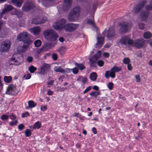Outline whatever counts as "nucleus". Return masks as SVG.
<instances>
[{
	"mask_svg": "<svg viewBox=\"0 0 152 152\" xmlns=\"http://www.w3.org/2000/svg\"><path fill=\"white\" fill-rule=\"evenodd\" d=\"M66 22L65 19L62 18L54 23L53 27L57 30L61 31L64 28L66 31L72 32L77 29L79 26L78 24L72 23L65 24Z\"/></svg>",
	"mask_w": 152,
	"mask_h": 152,
	"instance_id": "f257e3e1",
	"label": "nucleus"
},
{
	"mask_svg": "<svg viewBox=\"0 0 152 152\" xmlns=\"http://www.w3.org/2000/svg\"><path fill=\"white\" fill-rule=\"evenodd\" d=\"M145 40L143 39H137L133 41L128 36L123 37L120 40L119 42L121 45H126L127 43L129 45L134 46L137 48L142 47L145 44Z\"/></svg>",
	"mask_w": 152,
	"mask_h": 152,
	"instance_id": "f03ea898",
	"label": "nucleus"
},
{
	"mask_svg": "<svg viewBox=\"0 0 152 152\" xmlns=\"http://www.w3.org/2000/svg\"><path fill=\"white\" fill-rule=\"evenodd\" d=\"M43 34L46 39L50 41H55L58 37V35L52 29L45 31Z\"/></svg>",
	"mask_w": 152,
	"mask_h": 152,
	"instance_id": "7ed1b4c3",
	"label": "nucleus"
},
{
	"mask_svg": "<svg viewBox=\"0 0 152 152\" xmlns=\"http://www.w3.org/2000/svg\"><path fill=\"white\" fill-rule=\"evenodd\" d=\"M29 34L25 31L19 33L17 36V39L19 41H22L25 44H30L32 41L28 38Z\"/></svg>",
	"mask_w": 152,
	"mask_h": 152,
	"instance_id": "20e7f679",
	"label": "nucleus"
},
{
	"mask_svg": "<svg viewBox=\"0 0 152 152\" xmlns=\"http://www.w3.org/2000/svg\"><path fill=\"white\" fill-rule=\"evenodd\" d=\"M18 92V91L16 89L15 86L13 85H11L7 87L6 93L8 94L15 95Z\"/></svg>",
	"mask_w": 152,
	"mask_h": 152,
	"instance_id": "39448f33",
	"label": "nucleus"
},
{
	"mask_svg": "<svg viewBox=\"0 0 152 152\" xmlns=\"http://www.w3.org/2000/svg\"><path fill=\"white\" fill-rule=\"evenodd\" d=\"M121 27L119 30V32L120 33H125L130 28L128 24L126 22L122 23L120 24Z\"/></svg>",
	"mask_w": 152,
	"mask_h": 152,
	"instance_id": "423d86ee",
	"label": "nucleus"
},
{
	"mask_svg": "<svg viewBox=\"0 0 152 152\" xmlns=\"http://www.w3.org/2000/svg\"><path fill=\"white\" fill-rule=\"evenodd\" d=\"M10 43L9 41L4 42L1 45L0 50L3 52L7 51L10 49Z\"/></svg>",
	"mask_w": 152,
	"mask_h": 152,
	"instance_id": "0eeeda50",
	"label": "nucleus"
},
{
	"mask_svg": "<svg viewBox=\"0 0 152 152\" xmlns=\"http://www.w3.org/2000/svg\"><path fill=\"white\" fill-rule=\"evenodd\" d=\"M47 20V18L46 17L42 18L37 17L33 19L32 23L36 24H41L45 23Z\"/></svg>",
	"mask_w": 152,
	"mask_h": 152,
	"instance_id": "6e6552de",
	"label": "nucleus"
},
{
	"mask_svg": "<svg viewBox=\"0 0 152 152\" xmlns=\"http://www.w3.org/2000/svg\"><path fill=\"white\" fill-rule=\"evenodd\" d=\"M80 15L77 13H73L71 12L68 16V19L70 21H76L78 19Z\"/></svg>",
	"mask_w": 152,
	"mask_h": 152,
	"instance_id": "1a4fd4ad",
	"label": "nucleus"
},
{
	"mask_svg": "<svg viewBox=\"0 0 152 152\" xmlns=\"http://www.w3.org/2000/svg\"><path fill=\"white\" fill-rule=\"evenodd\" d=\"M48 47V45H46L43 46L41 48L38 49L37 50L36 54L34 56L35 58H37L39 57V54L40 53L47 51L48 50L47 48Z\"/></svg>",
	"mask_w": 152,
	"mask_h": 152,
	"instance_id": "9d476101",
	"label": "nucleus"
},
{
	"mask_svg": "<svg viewBox=\"0 0 152 152\" xmlns=\"http://www.w3.org/2000/svg\"><path fill=\"white\" fill-rule=\"evenodd\" d=\"M41 30L40 28L39 27H34L29 29L30 32L35 35H38L40 32Z\"/></svg>",
	"mask_w": 152,
	"mask_h": 152,
	"instance_id": "9b49d317",
	"label": "nucleus"
},
{
	"mask_svg": "<svg viewBox=\"0 0 152 152\" xmlns=\"http://www.w3.org/2000/svg\"><path fill=\"white\" fill-rule=\"evenodd\" d=\"M16 54L14 55L11 58V61L12 62L15 63V64L16 65H20L23 61V60L22 58H16Z\"/></svg>",
	"mask_w": 152,
	"mask_h": 152,
	"instance_id": "f8f14e48",
	"label": "nucleus"
},
{
	"mask_svg": "<svg viewBox=\"0 0 152 152\" xmlns=\"http://www.w3.org/2000/svg\"><path fill=\"white\" fill-rule=\"evenodd\" d=\"M34 7V5L33 3L27 2L22 7V9L23 11H27L30 9L33 8Z\"/></svg>",
	"mask_w": 152,
	"mask_h": 152,
	"instance_id": "ddd939ff",
	"label": "nucleus"
},
{
	"mask_svg": "<svg viewBox=\"0 0 152 152\" xmlns=\"http://www.w3.org/2000/svg\"><path fill=\"white\" fill-rule=\"evenodd\" d=\"M146 4L145 1H144L141 4L136 6L134 9V12L135 13H138L141 9Z\"/></svg>",
	"mask_w": 152,
	"mask_h": 152,
	"instance_id": "4468645a",
	"label": "nucleus"
},
{
	"mask_svg": "<svg viewBox=\"0 0 152 152\" xmlns=\"http://www.w3.org/2000/svg\"><path fill=\"white\" fill-rule=\"evenodd\" d=\"M71 3V0H64L63 7V9L65 11L68 10L70 8Z\"/></svg>",
	"mask_w": 152,
	"mask_h": 152,
	"instance_id": "2eb2a0df",
	"label": "nucleus"
},
{
	"mask_svg": "<svg viewBox=\"0 0 152 152\" xmlns=\"http://www.w3.org/2000/svg\"><path fill=\"white\" fill-rule=\"evenodd\" d=\"M101 56V51H99L96 54L94 57L89 59L90 61L92 64L94 63Z\"/></svg>",
	"mask_w": 152,
	"mask_h": 152,
	"instance_id": "dca6fc26",
	"label": "nucleus"
},
{
	"mask_svg": "<svg viewBox=\"0 0 152 152\" xmlns=\"http://www.w3.org/2000/svg\"><path fill=\"white\" fill-rule=\"evenodd\" d=\"M97 42L96 45V47L99 48H100L103 44L104 38L103 37H97Z\"/></svg>",
	"mask_w": 152,
	"mask_h": 152,
	"instance_id": "f3484780",
	"label": "nucleus"
},
{
	"mask_svg": "<svg viewBox=\"0 0 152 152\" xmlns=\"http://www.w3.org/2000/svg\"><path fill=\"white\" fill-rule=\"evenodd\" d=\"M105 77L107 78H108L109 76L112 78H114L115 77V72L113 70H111V69L110 71H106L105 74Z\"/></svg>",
	"mask_w": 152,
	"mask_h": 152,
	"instance_id": "a211bd4d",
	"label": "nucleus"
},
{
	"mask_svg": "<svg viewBox=\"0 0 152 152\" xmlns=\"http://www.w3.org/2000/svg\"><path fill=\"white\" fill-rule=\"evenodd\" d=\"M107 34V37L108 38L111 37L113 36L115 34L114 28L113 27H110Z\"/></svg>",
	"mask_w": 152,
	"mask_h": 152,
	"instance_id": "6ab92c4d",
	"label": "nucleus"
},
{
	"mask_svg": "<svg viewBox=\"0 0 152 152\" xmlns=\"http://www.w3.org/2000/svg\"><path fill=\"white\" fill-rule=\"evenodd\" d=\"M50 66L48 64H44L41 68V73L43 74L45 71L48 70L50 68Z\"/></svg>",
	"mask_w": 152,
	"mask_h": 152,
	"instance_id": "aec40b11",
	"label": "nucleus"
},
{
	"mask_svg": "<svg viewBox=\"0 0 152 152\" xmlns=\"http://www.w3.org/2000/svg\"><path fill=\"white\" fill-rule=\"evenodd\" d=\"M27 44V45H24L22 47L21 46L18 47L17 48L19 52H24L26 51L27 48L28 47L29 45H30Z\"/></svg>",
	"mask_w": 152,
	"mask_h": 152,
	"instance_id": "412c9836",
	"label": "nucleus"
},
{
	"mask_svg": "<svg viewBox=\"0 0 152 152\" xmlns=\"http://www.w3.org/2000/svg\"><path fill=\"white\" fill-rule=\"evenodd\" d=\"M77 80L83 84H85L87 81V79L85 77H83L82 76H80L77 78Z\"/></svg>",
	"mask_w": 152,
	"mask_h": 152,
	"instance_id": "4be33fe9",
	"label": "nucleus"
},
{
	"mask_svg": "<svg viewBox=\"0 0 152 152\" xmlns=\"http://www.w3.org/2000/svg\"><path fill=\"white\" fill-rule=\"evenodd\" d=\"M12 2L15 4L17 7H20L23 2L22 0H12Z\"/></svg>",
	"mask_w": 152,
	"mask_h": 152,
	"instance_id": "5701e85b",
	"label": "nucleus"
},
{
	"mask_svg": "<svg viewBox=\"0 0 152 152\" xmlns=\"http://www.w3.org/2000/svg\"><path fill=\"white\" fill-rule=\"evenodd\" d=\"M63 69L60 66H56L54 68V70L56 72H59L63 74Z\"/></svg>",
	"mask_w": 152,
	"mask_h": 152,
	"instance_id": "b1692460",
	"label": "nucleus"
},
{
	"mask_svg": "<svg viewBox=\"0 0 152 152\" xmlns=\"http://www.w3.org/2000/svg\"><path fill=\"white\" fill-rule=\"evenodd\" d=\"M148 14V11L142 12L140 15L141 18L144 20L147 18Z\"/></svg>",
	"mask_w": 152,
	"mask_h": 152,
	"instance_id": "393cba45",
	"label": "nucleus"
},
{
	"mask_svg": "<svg viewBox=\"0 0 152 152\" xmlns=\"http://www.w3.org/2000/svg\"><path fill=\"white\" fill-rule=\"evenodd\" d=\"M152 36V34L149 32H146L143 34L144 37L146 39L151 38Z\"/></svg>",
	"mask_w": 152,
	"mask_h": 152,
	"instance_id": "a878e982",
	"label": "nucleus"
},
{
	"mask_svg": "<svg viewBox=\"0 0 152 152\" xmlns=\"http://www.w3.org/2000/svg\"><path fill=\"white\" fill-rule=\"evenodd\" d=\"M97 77L96 73L93 72L90 74V78L92 81H94L96 79Z\"/></svg>",
	"mask_w": 152,
	"mask_h": 152,
	"instance_id": "bb28decb",
	"label": "nucleus"
},
{
	"mask_svg": "<svg viewBox=\"0 0 152 152\" xmlns=\"http://www.w3.org/2000/svg\"><path fill=\"white\" fill-rule=\"evenodd\" d=\"M13 12H14L13 14L17 15L18 17H21L23 15V13L22 12L18 11L15 9L13 11Z\"/></svg>",
	"mask_w": 152,
	"mask_h": 152,
	"instance_id": "cd10ccee",
	"label": "nucleus"
},
{
	"mask_svg": "<svg viewBox=\"0 0 152 152\" xmlns=\"http://www.w3.org/2000/svg\"><path fill=\"white\" fill-rule=\"evenodd\" d=\"M80 8L79 7H77L74 8L71 12L73 13L78 14L80 15Z\"/></svg>",
	"mask_w": 152,
	"mask_h": 152,
	"instance_id": "c85d7f7f",
	"label": "nucleus"
},
{
	"mask_svg": "<svg viewBox=\"0 0 152 152\" xmlns=\"http://www.w3.org/2000/svg\"><path fill=\"white\" fill-rule=\"evenodd\" d=\"M4 81L6 83H8L11 82L12 80L11 76H5L4 78Z\"/></svg>",
	"mask_w": 152,
	"mask_h": 152,
	"instance_id": "c756f323",
	"label": "nucleus"
},
{
	"mask_svg": "<svg viewBox=\"0 0 152 152\" xmlns=\"http://www.w3.org/2000/svg\"><path fill=\"white\" fill-rule=\"evenodd\" d=\"M75 65L77 67V68L81 70L85 68V67L84 65L82 64H78L77 63H75Z\"/></svg>",
	"mask_w": 152,
	"mask_h": 152,
	"instance_id": "7c9ffc66",
	"label": "nucleus"
},
{
	"mask_svg": "<svg viewBox=\"0 0 152 152\" xmlns=\"http://www.w3.org/2000/svg\"><path fill=\"white\" fill-rule=\"evenodd\" d=\"M66 48L65 47H61L58 51L61 54H64L66 51Z\"/></svg>",
	"mask_w": 152,
	"mask_h": 152,
	"instance_id": "2f4dec72",
	"label": "nucleus"
},
{
	"mask_svg": "<svg viewBox=\"0 0 152 152\" xmlns=\"http://www.w3.org/2000/svg\"><path fill=\"white\" fill-rule=\"evenodd\" d=\"M100 94L101 93L100 91L97 92L96 91L91 92L90 94V95L92 96H93L95 97H97L98 95Z\"/></svg>",
	"mask_w": 152,
	"mask_h": 152,
	"instance_id": "473e14b6",
	"label": "nucleus"
},
{
	"mask_svg": "<svg viewBox=\"0 0 152 152\" xmlns=\"http://www.w3.org/2000/svg\"><path fill=\"white\" fill-rule=\"evenodd\" d=\"M28 104L30 107L33 108L35 107L36 104L33 101L30 100L28 102Z\"/></svg>",
	"mask_w": 152,
	"mask_h": 152,
	"instance_id": "72a5a7b5",
	"label": "nucleus"
},
{
	"mask_svg": "<svg viewBox=\"0 0 152 152\" xmlns=\"http://www.w3.org/2000/svg\"><path fill=\"white\" fill-rule=\"evenodd\" d=\"M13 8V7L10 5H5V7L4 9L5 10H7V12H8L12 10Z\"/></svg>",
	"mask_w": 152,
	"mask_h": 152,
	"instance_id": "f704fd0d",
	"label": "nucleus"
},
{
	"mask_svg": "<svg viewBox=\"0 0 152 152\" xmlns=\"http://www.w3.org/2000/svg\"><path fill=\"white\" fill-rule=\"evenodd\" d=\"M42 43L41 41L39 39H37L34 42L35 46L37 47H39Z\"/></svg>",
	"mask_w": 152,
	"mask_h": 152,
	"instance_id": "c9c22d12",
	"label": "nucleus"
},
{
	"mask_svg": "<svg viewBox=\"0 0 152 152\" xmlns=\"http://www.w3.org/2000/svg\"><path fill=\"white\" fill-rule=\"evenodd\" d=\"M41 126V124L39 121H37L35 123L34 126V129H38Z\"/></svg>",
	"mask_w": 152,
	"mask_h": 152,
	"instance_id": "e433bc0d",
	"label": "nucleus"
},
{
	"mask_svg": "<svg viewBox=\"0 0 152 152\" xmlns=\"http://www.w3.org/2000/svg\"><path fill=\"white\" fill-rule=\"evenodd\" d=\"M36 70L37 68L33 65L30 66L29 68V71L31 73H34Z\"/></svg>",
	"mask_w": 152,
	"mask_h": 152,
	"instance_id": "4c0bfd02",
	"label": "nucleus"
},
{
	"mask_svg": "<svg viewBox=\"0 0 152 152\" xmlns=\"http://www.w3.org/2000/svg\"><path fill=\"white\" fill-rule=\"evenodd\" d=\"M123 63L125 64H130V60L128 58H125L123 60Z\"/></svg>",
	"mask_w": 152,
	"mask_h": 152,
	"instance_id": "58836bf2",
	"label": "nucleus"
},
{
	"mask_svg": "<svg viewBox=\"0 0 152 152\" xmlns=\"http://www.w3.org/2000/svg\"><path fill=\"white\" fill-rule=\"evenodd\" d=\"M121 68L120 67H118L117 66H114L112 69L111 70H113L115 72H118L121 71Z\"/></svg>",
	"mask_w": 152,
	"mask_h": 152,
	"instance_id": "ea45409f",
	"label": "nucleus"
},
{
	"mask_svg": "<svg viewBox=\"0 0 152 152\" xmlns=\"http://www.w3.org/2000/svg\"><path fill=\"white\" fill-rule=\"evenodd\" d=\"M25 133L26 137H29L31 135V132L30 129H27L25 131Z\"/></svg>",
	"mask_w": 152,
	"mask_h": 152,
	"instance_id": "a19ab883",
	"label": "nucleus"
},
{
	"mask_svg": "<svg viewBox=\"0 0 152 152\" xmlns=\"http://www.w3.org/2000/svg\"><path fill=\"white\" fill-rule=\"evenodd\" d=\"M1 118L3 120H7L9 118V116L6 114L2 115H1Z\"/></svg>",
	"mask_w": 152,
	"mask_h": 152,
	"instance_id": "79ce46f5",
	"label": "nucleus"
},
{
	"mask_svg": "<svg viewBox=\"0 0 152 152\" xmlns=\"http://www.w3.org/2000/svg\"><path fill=\"white\" fill-rule=\"evenodd\" d=\"M94 17L92 16V18L91 19H89L87 21L88 24L94 26Z\"/></svg>",
	"mask_w": 152,
	"mask_h": 152,
	"instance_id": "37998d69",
	"label": "nucleus"
},
{
	"mask_svg": "<svg viewBox=\"0 0 152 152\" xmlns=\"http://www.w3.org/2000/svg\"><path fill=\"white\" fill-rule=\"evenodd\" d=\"M71 69L66 68L63 69V74H65L66 73H69L71 71Z\"/></svg>",
	"mask_w": 152,
	"mask_h": 152,
	"instance_id": "c03bdc74",
	"label": "nucleus"
},
{
	"mask_svg": "<svg viewBox=\"0 0 152 152\" xmlns=\"http://www.w3.org/2000/svg\"><path fill=\"white\" fill-rule=\"evenodd\" d=\"M71 70L74 74H77L79 71V69L77 67H75L73 69H71Z\"/></svg>",
	"mask_w": 152,
	"mask_h": 152,
	"instance_id": "a18cd8bd",
	"label": "nucleus"
},
{
	"mask_svg": "<svg viewBox=\"0 0 152 152\" xmlns=\"http://www.w3.org/2000/svg\"><path fill=\"white\" fill-rule=\"evenodd\" d=\"M113 83L111 82H109L107 85L109 89L110 90H112L113 88Z\"/></svg>",
	"mask_w": 152,
	"mask_h": 152,
	"instance_id": "49530a36",
	"label": "nucleus"
},
{
	"mask_svg": "<svg viewBox=\"0 0 152 152\" xmlns=\"http://www.w3.org/2000/svg\"><path fill=\"white\" fill-rule=\"evenodd\" d=\"M97 64L99 66L102 67L103 66L104 62L102 60H99L97 61Z\"/></svg>",
	"mask_w": 152,
	"mask_h": 152,
	"instance_id": "de8ad7c7",
	"label": "nucleus"
},
{
	"mask_svg": "<svg viewBox=\"0 0 152 152\" xmlns=\"http://www.w3.org/2000/svg\"><path fill=\"white\" fill-rule=\"evenodd\" d=\"M18 123L17 120H15L14 121H11L10 122L9 124L11 126H13L15 125H16Z\"/></svg>",
	"mask_w": 152,
	"mask_h": 152,
	"instance_id": "09e8293b",
	"label": "nucleus"
},
{
	"mask_svg": "<svg viewBox=\"0 0 152 152\" xmlns=\"http://www.w3.org/2000/svg\"><path fill=\"white\" fill-rule=\"evenodd\" d=\"M147 10H150L152 9V1L151 2L150 5H147L146 7Z\"/></svg>",
	"mask_w": 152,
	"mask_h": 152,
	"instance_id": "8fccbe9b",
	"label": "nucleus"
},
{
	"mask_svg": "<svg viewBox=\"0 0 152 152\" xmlns=\"http://www.w3.org/2000/svg\"><path fill=\"white\" fill-rule=\"evenodd\" d=\"M145 26V25L144 23H141L139 24V27L140 29H143L144 28Z\"/></svg>",
	"mask_w": 152,
	"mask_h": 152,
	"instance_id": "3c124183",
	"label": "nucleus"
},
{
	"mask_svg": "<svg viewBox=\"0 0 152 152\" xmlns=\"http://www.w3.org/2000/svg\"><path fill=\"white\" fill-rule=\"evenodd\" d=\"M8 12L7 10H5L4 9L2 11V12L0 13V18H1L2 17V16L4 15L5 13Z\"/></svg>",
	"mask_w": 152,
	"mask_h": 152,
	"instance_id": "603ef678",
	"label": "nucleus"
},
{
	"mask_svg": "<svg viewBox=\"0 0 152 152\" xmlns=\"http://www.w3.org/2000/svg\"><path fill=\"white\" fill-rule=\"evenodd\" d=\"M92 88V87L91 86H89V87H88L84 91L83 93L84 94H85L88 91H89V90H91V89Z\"/></svg>",
	"mask_w": 152,
	"mask_h": 152,
	"instance_id": "864d4df0",
	"label": "nucleus"
},
{
	"mask_svg": "<svg viewBox=\"0 0 152 152\" xmlns=\"http://www.w3.org/2000/svg\"><path fill=\"white\" fill-rule=\"evenodd\" d=\"M135 77L136 78V81L137 82H140V75H135Z\"/></svg>",
	"mask_w": 152,
	"mask_h": 152,
	"instance_id": "5fc2aeb1",
	"label": "nucleus"
},
{
	"mask_svg": "<svg viewBox=\"0 0 152 152\" xmlns=\"http://www.w3.org/2000/svg\"><path fill=\"white\" fill-rule=\"evenodd\" d=\"M9 117H10V118L12 120H15L16 118V116H15V115H14L12 113L10 114L9 116Z\"/></svg>",
	"mask_w": 152,
	"mask_h": 152,
	"instance_id": "6e6d98bb",
	"label": "nucleus"
},
{
	"mask_svg": "<svg viewBox=\"0 0 152 152\" xmlns=\"http://www.w3.org/2000/svg\"><path fill=\"white\" fill-rule=\"evenodd\" d=\"M29 115V114L28 112H26L22 114V117L23 118L26 117L27 116H28Z\"/></svg>",
	"mask_w": 152,
	"mask_h": 152,
	"instance_id": "4d7b16f0",
	"label": "nucleus"
},
{
	"mask_svg": "<svg viewBox=\"0 0 152 152\" xmlns=\"http://www.w3.org/2000/svg\"><path fill=\"white\" fill-rule=\"evenodd\" d=\"M18 129L21 130L24 128V126L22 124H21L18 126Z\"/></svg>",
	"mask_w": 152,
	"mask_h": 152,
	"instance_id": "13d9d810",
	"label": "nucleus"
},
{
	"mask_svg": "<svg viewBox=\"0 0 152 152\" xmlns=\"http://www.w3.org/2000/svg\"><path fill=\"white\" fill-rule=\"evenodd\" d=\"M33 60V58L31 56H28L27 58V61L28 62H31Z\"/></svg>",
	"mask_w": 152,
	"mask_h": 152,
	"instance_id": "bf43d9fd",
	"label": "nucleus"
},
{
	"mask_svg": "<svg viewBox=\"0 0 152 152\" xmlns=\"http://www.w3.org/2000/svg\"><path fill=\"white\" fill-rule=\"evenodd\" d=\"M52 58L54 60H56L57 58V55L56 54L54 53L52 55Z\"/></svg>",
	"mask_w": 152,
	"mask_h": 152,
	"instance_id": "052dcab7",
	"label": "nucleus"
},
{
	"mask_svg": "<svg viewBox=\"0 0 152 152\" xmlns=\"http://www.w3.org/2000/svg\"><path fill=\"white\" fill-rule=\"evenodd\" d=\"M127 65V68L128 70L130 71L132 70V67L131 66V64H129Z\"/></svg>",
	"mask_w": 152,
	"mask_h": 152,
	"instance_id": "680f3d73",
	"label": "nucleus"
},
{
	"mask_svg": "<svg viewBox=\"0 0 152 152\" xmlns=\"http://www.w3.org/2000/svg\"><path fill=\"white\" fill-rule=\"evenodd\" d=\"M47 94L49 95H52L53 94V91L48 89L47 90Z\"/></svg>",
	"mask_w": 152,
	"mask_h": 152,
	"instance_id": "e2e57ef3",
	"label": "nucleus"
},
{
	"mask_svg": "<svg viewBox=\"0 0 152 152\" xmlns=\"http://www.w3.org/2000/svg\"><path fill=\"white\" fill-rule=\"evenodd\" d=\"M31 76L29 74H28L25 75L24 76V77L26 79H28L31 78Z\"/></svg>",
	"mask_w": 152,
	"mask_h": 152,
	"instance_id": "0e129e2a",
	"label": "nucleus"
},
{
	"mask_svg": "<svg viewBox=\"0 0 152 152\" xmlns=\"http://www.w3.org/2000/svg\"><path fill=\"white\" fill-rule=\"evenodd\" d=\"M103 55L105 57L108 58L109 57L110 55L108 53L105 52L103 53Z\"/></svg>",
	"mask_w": 152,
	"mask_h": 152,
	"instance_id": "69168bd1",
	"label": "nucleus"
},
{
	"mask_svg": "<svg viewBox=\"0 0 152 152\" xmlns=\"http://www.w3.org/2000/svg\"><path fill=\"white\" fill-rule=\"evenodd\" d=\"M46 109H47L46 106L45 105V106L42 105V106H41V110H42L43 111L46 110Z\"/></svg>",
	"mask_w": 152,
	"mask_h": 152,
	"instance_id": "338daca9",
	"label": "nucleus"
},
{
	"mask_svg": "<svg viewBox=\"0 0 152 152\" xmlns=\"http://www.w3.org/2000/svg\"><path fill=\"white\" fill-rule=\"evenodd\" d=\"M92 131L94 134H96L97 131L96 129L95 128L93 127L92 129Z\"/></svg>",
	"mask_w": 152,
	"mask_h": 152,
	"instance_id": "774afa93",
	"label": "nucleus"
}]
</instances>
